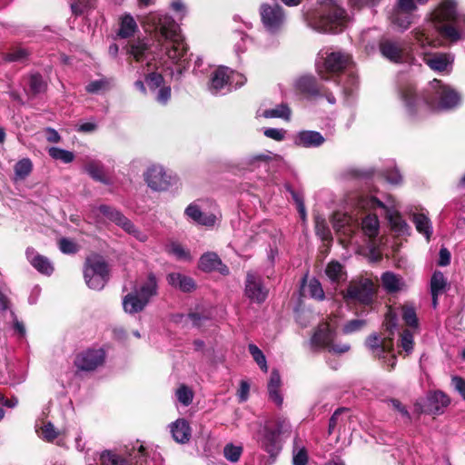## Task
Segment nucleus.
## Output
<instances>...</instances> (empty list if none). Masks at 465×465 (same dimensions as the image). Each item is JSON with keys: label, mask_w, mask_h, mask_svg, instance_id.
Listing matches in <instances>:
<instances>
[{"label": "nucleus", "mask_w": 465, "mask_h": 465, "mask_svg": "<svg viewBox=\"0 0 465 465\" xmlns=\"http://www.w3.org/2000/svg\"><path fill=\"white\" fill-rule=\"evenodd\" d=\"M401 316L403 321L410 327L418 326V318L414 307L405 304L401 307Z\"/></svg>", "instance_id": "nucleus-53"}, {"label": "nucleus", "mask_w": 465, "mask_h": 465, "mask_svg": "<svg viewBox=\"0 0 465 465\" xmlns=\"http://www.w3.org/2000/svg\"><path fill=\"white\" fill-rule=\"evenodd\" d=\"M400 346L407 353L410 354L413 350V334L409 330H404L401 333Z\"/></svg>", "instance_id": "nucleus-55"}, {"label": "nucleus", "mask_w": 465, "mask_h": 465, "mask_svg": "<svg viewBox=\"0 0 465 465\" xmlns=\"http://www.w3.org/2000/svg\"><path fill=\"white\" fill-rule=\"evenodd\" d=\"M198 267L205 272L217 271L222 275H228L230 272L229 268L223 263L218 254L213 252H207L200 257Z\"/></svg>", "instance_id": "nucleus-18"}, {"label": "nucleus", "mask_w": 465, "mask_h": 465, "mask_svg": "<svg viewBox=\"0 0 465 465\" xmlns=\"http://www.w3.org/2000/svg\"><path fill=\"white\" fill-rule=\"evenodd\" d=\"M298 439L293 443V465H306L308 462V454L305 447L301 446Z\"/></svg>", "instance_id": "nucleus-48"}, {"label": "nucleus", "mask_w": 465, "mask_h": 465, "mask_svg": "<svg viewBox=\"0 0 465 465\" xmlns=\"http://www.w3.org/2000/svg\"><path fill=\"white\" fill-rule=\"evenodd\" d=\"M359 204L361 208L365 210L374 211L378 208L382 209L387 220L391 224V229L395 232L399 234H405L408 232L410 229L408 223L395 208L387 206L374 196L361 197L360 199Z\"/></svg>", "instance_id": "nucleus-10"}, {"label": "nucleus", "mask_w": 465, "mask_h": 465, "mask_svg": "<svg viewBox=\"0 0 465 465\" xmlns=\"http://www.w3.org/2000/svg\"><path fill=\"white\" fill-rule=\"evenodd\" d=\"M170 253L173 254L177 259L188 260L190 259V253L187 252L180 243L172 242L169 245Z\"/></svg>", "instance_id": "nucleus-60"}, {"label": "nucleus", "mask_w": 465, "mask_h": 465, "mask_svg": "<svg viewBox=\"0 0 465 465\" xmlns=\"http://www.w3.org/2000/svg\"><path fill=\"white\" fill-rule=\"evenodd\" d=\"M147 52V46L144 43L139 42L130 47V54L137 61L143 62Z\"/></svg>", "instance_id": "nucleus-56"}, {"label": "nucleus", "mask_w": 465, "mask_h": 465, "mask_svg": "<svg viewBox=\"0 0 465 465\" xmlns=\"http://www.w3.org/2000/svg\"><path fill=\"white\" fill-rule=\"evenodd\" d=\"M398 94L408 116L412 120L423 118L433 111L453 109L460 100L454 89L437 79L431 81L421 94L416 93L411 82L401 83Z\"/></svg>", "instance_id": "nucleus-1"}, {"label": "nucleus", "mask_w": 465, "mask_h": 465, "mask_svg": "<svg viewBox=\"0 0 465 465\" xmlns=\"http://www.w3.org/2000/svg\"><path fill=\"white\" fill-rule=\"evenodd\" d=\"M261 16L264 27L272 32H277L284 24V14L278 4L261 6Z\"/></svg>", "instance_id": "nucleus-15"}, {"label": "nucleus", "mask_w": 465, "mask_h": 465, "mask_svg": "<svg viewBox=\"0 0 465 465\" xmlns=\"http://www.w3.org/2000/svg\"><path fill=\"white\" fill-rule=\"evenodd\" d=\"M451 384L465 401V380L459 376H453L451 378Z\"/></svg>", "instance_id": "nucleus-64"}, {"label": "nucleus", "mask_w": 465, "mask_h": 465, "mask_svg": "<svg viewBox=\"0 0 465 465\" xmlns=\"http://www.w3.org/2000/svg\"><path fill=\"white\" fill-rule=\"evenodd\" d=\"M147 304L146 300L140 296L135 291L125 295L123 300V308L124 312L129 314L142 312Z\"/></svg>", "instance_id": "nucleus-31"}, {"label": "nucleus", "mask_w": 465, "mask_h": 465, "mask_svg": "<svg viewBox=\"0 0 465 465\" xmlns=\"http://www.w3.org/2000/svg\"><path fill=\"white\" fill-rule=\"evenodd\" d=\"M99 211L107 219H109L110 221H112V222H114L115 223L119 221V219L123 215L116 209H114V208H113V207H111L109 205H104V204H102V205L99 206Z\"/></svg>", "instance_id": "nucleus-59"}, {"label": "nucleus", "mask_w": 465, "mask_h": 465, "mask_svg": "<svg viewBox=\"0 0 465 465\" xmlns=\"http://www.w3.org/2000/svg\"><path fill=\"white\" fill-rule=\"evenodd\" d=\"M59 249L63 253L74 254L78 252L77 244L71 239L62 238L58 242Z\"/></svg>", "instance_id": "nucleus-58"}, {"label": "nucleus", "mask_w": 465, "mask_h": 465, "mask_svg": "<svg viewBox=\"0 0 465 465\" xmlns=\"http://www.w3.org/2000/svg\"><path fill=\"white\" fill-rule=\"evenodd\" d=\"M412 223L416 230L429 241L432 234V224L430 220L424 213H413Z\"/></svg>", "instance_id": "nucleus-38"}, {"label": "nucleus", "mask_w": 465, "mask_h": 465, "mask_svg": "<svg viewBox=\"0 0 465 465\" xmlns=\"http://www.w3.org/2000/svg\"><path fill=\"white\" fill-rule=\"evenodd\" d=\"M58 436L54 426L51 422L45 423L42 428V438L47 441H53Z\"/></svg>", "instance_id": "nucleus-61"}, {"label": "nucleus", "mask_w": 465, "mask_h": 465, "mask_svg": "<svg viewBox=\"0 0 465 465\" xmlns=\"http://www.w3.org/2000/svg\"><path fill=\"white\" fill-rule=\"evenodd\" d=\"M450 403L449 396L441 391H432L428 394L426 411L432 415L442 414Z\"/></svg>", "instance_id": "nucleus-20"}, {"label": "nucleus", "mask_w": 465, "mask_h": 465, "mask_svg": "<svg viewBox=\"0 0 465 465\" xmlns=\"http://www.w3.org/2000/svg\"><path fill=\"white\" fill-rule=\"evenodd\" d=\"M332 227L338 233L350 236L354 232L352 217L340 212L333 213L331 218Z\"/></svg>", "instance_id": "nucleus-28"}, {"label": "nucleus", "mask_w": 465, "mask_h": 465, "mask_svg": "<svg viewBox=\"0 0 465 465\" xmlns=\"http://www.w3.org/2000/svg\"><path fill=\"white\" fill-rule=\"evenodd\" d=\"M171 433L175 441L184 444L187 443L192 435L189 422L184 419H178L170 425Z\"/></svg>", "instance_id": "nucleus-29"}, {"label": "nucleus", "mask_w": 465, "mask_h": 465, "mask_svg": "<svg viewBox=\"0 0 465 465\" xmlns=\"http://www.w3.org/2000/svg\"><path fill=\"white\" fill-rule=\"evenodd\" d=\"M148 88L155 93V100L165 104L171 97V87L163 84V77L159 73H150L145 77Z\"/></svg>", "instance_id": "nucleus-17"}, {"label": "nucleus", "mask_w": 465, "mask_h": 465, "mask_svg": "<svg viewBox=\"0 0 465 465\" xmlns=\"http://www.w3.org/2000/svg\"><path fill=\"white\" fill-rule=\"evenodd\" d=\"M138 30V25L134 18L128 13L120 17L118 36L121 38H129Z\"/></svg>", "instance_id": "nucleus-36"}, {"label": "nucleus", "mask_w": 465, "mask_h": 465, "mask_svg": "<svg viewBox=\"0 0 465 465\" xmlns=\"http://www.w3.org/2000/svg\"><path fill=\"white\" fill-rule=\"evenodd\" d=\"M316 69L322 79L341 84L343 94L346 96L353 95L358 87V77L353 71L350 54L341 51H321Z\"/></svg>", "instance_id": "nucleus-4"}, {"label": "nucleus", "mask_w": 465, "mask_h": 465, "mask_svg": "<svg viewBox=\"0 0 465 465\" xmlns=\"http://www.w3.org/2000/svg\"><path fill=\"white\" fill-rule=\"evenodd\" d=\"M296 89L310 97H325L331 104H334L336 99L334 95L322 84H319L315 77L304 75L300 77L295 84Z\"/></svg>", "instance_id": "nucleus-13"}, {"label": "nucleus", "mask_w": 465, "mask_h": 465, "mask_svg": "<svg viewBox=\"0 0 465 465\" xmlns=\"http://www.w3.org/2000/svg\"><path fill=\"white\" fill-rule=\"evenodd\" d=\"M48 153L53 159L59 160L64 163H70L74 159V153L58 147H50Z\"/></svg>", "instance_id": "nucleus-47"}, {"label": "nucleus", "mask_w": 465, "mask_h": 465, "mask_svg": "<svg viewBox=\"0 0 465 465\" xmlns=\"http://www.w3.org/2000/svg\"><path fill=\"white\" fill-rule=\"evenodd\" d=\"M311 341L313 347L328 350L334 341V332L327 322H322L319 324Z\"/></svg>", "instance_id": "nucleus-25"}, {"label": "nucleus", "mask_w": 465, "mask_h": 465, "mask_svg": "<svg viewBox=\"0 0 465 465\" xmlns=\"http://www.w3.org/2000/svg\"><path fill=\"white\" fill-rule=\"evenodd\" d=\"M29 92L33 95L44 93L46 90L47 84L38 73L31 74L28 76Z\"/></svg>", "instance_id": "nucleus-43"}, {"label": "nucleus", "mask_w": 465, "mask_h": 465, "mask_svg": "<svg viewBox=\"0 0 465 465\" xmlns=\"http://www.w3.org/2000/svg\"><path fill=\"white\" fill-rule=\"evenodd\" d=\"M168 283L184 292H192L195 289V282L193 278L180 272H171L167 275Z\"/></svg>", "instance_id": "nucleus-33"}, {"label": "nucleus", "mask_w": 465, "mask_h": 465, "mask_svg": "<svg viewBox=\"0 0 465 465\" xmlns=\"http://www.w3.org/2000/svg\"><path fill=\"white\" fill-rule=\"evenodd\" d=\"M147 452L143 444L127 449L124 454L113 450H104L100 455L101 465H149Z\"/></svg>", "instance_id": "nucleus-9"}, {"label": "nucleus", "mask_w": 465, "mask_h": 465, "mask_svg": "<svg viewBox=\"0 0 465 465\" xmlns=\"http://www.w3.org/2000/svg\"><path fill=\"white\" fill-rule=\"evenodd\" d=\"M84 169L94 180L105 184L110 183L109 179L104 175V166L101 162L92 160L85 164Z\"/></svg>", "instance_id": "nucleus-39"}, {"label": "nucleus", "mask_w": 465, "mask_h": 465, "mask_svg": "<svg viewBox=\"0 0 465 465\" xmlns=\"http://www.w3.org/2000/svg\"><path fill=\"white\" fill-rule=\"evenodd\" d=\"M28 55V53L25 49H17L5 55L6 62H22Z\"/></svg>", "instance_id": "nucleus-63"}, {"label": "nucleus", "mask_w": 465, "mask_h": 465, "mask_svg": "<svg viewBox=\"0 0 465 465\" xmlns=\"http://www.w3.org/2000/svg\"><path fill=\"white\" fill-rule=\"evenodd\" d=\"M424 62L433 71L449 73L451 69L453 57L449 54L434 53L426 54Z\"/></svg>", "instance_id": "nucleus-23"}, {"label": "nucleus", "mask_w": 465, "mask_h": 465, "mask_svg": "<svg viewBox=\"0 0 465 465\" xmlns=\"http://www.w3.org/2000/svg\"><path fill=\"white\" fill-rule=\"evenodd\" d=\"M309 295L318 301H322L325 298V293L321 282L317 279H312L307 286Z\"/></svg>", "instance_id": "nucleus-54"}, {"label": "nucleus", "mask_w": 465, "mask_h": 465, "mask_svg": "<svg viewBox=\"0 0 465 465\" xmlns=\"http://www.w3.org/2000/svg\"><path fill=\"white\" fill-rule=\"evenodd\" d=\"M315 231L316 234L323 241L330 242L332 240L331 230L324 217L315 216Z\"/></svg>", "instance_id": "nucleus-46"}, {"label": "nucleus", "mask_w": 465, "mask_h": 465, "mask_svg": "<svg viewBox=\"0 0 465 465\" xmlns=\"http://www.w3.org/2000/svg\"><path fill=\"white\" fill-rule=\"evenodd\" d=\"M105 353L103 349H89L79 353L75 360V366L82 371H94L104 361Z\"/></svg>", "instance_id": "nucleus-16"}, {"label": "nucleus", "mask_w": 465, "mask_h": 465, "mask_svg": "<svg viewBox=\"0 0 465 465\" xmlns=\"http://www.w3.org/2000/svg\"><path fill=\"white\" fill-rule=\"evenodd\" d=\"M144 180L152 190L165 191L176 183V176L167 173L163 166L153 165L143 173Z\"/></svg>", "instance_id": "nucleus-12"}, {"label": "nucleus", "mask_w": 465, "mask_h": 465, "mask_svg": "<svg viewBox=\"0 0 465 465\" xmlns=\"http://www.w3.org/2000/svg\"><path fill=\"white\" fill-rule=\"evenodd\" d=\"M411 34L415 43L422 49L439 45L440 41L437 38L438 35L456 43L465 39V15L457 12L454 1L443 0L430 14V19Z\"/></svg>", "instance_id": "nucleus-2"}, {"label": "nucleus", "mask_w": 465, "mask_h": 465, "mask_svg": "<svg viewBox=\"0 0 465 465\" xmlns=\"http://www.w3.org/2000/svg\"><path fill=\"white\" fill-rule=\"evenodd\" d=\"M291 431L287 419L279 417L261 424L260 429L253 434L258 446L270 457H275L282 450L281 436Z\"/></svg>", "instance_id": "nucleus-6"}, {"label": "nucleus", "mask_w": 465, "mask_h": 465, "mask_svg": "<svg viewBox=\"0 0 465 465\" xmlns=\"http://www.w3.org/2000/svg\"><path fill=\"white\" fill-rule=\"evenodd\" d=\"M325 142L321 133L316 131L299 132L295 138V143L299 146L311 148L319 147Z\"/></svg>", "instance_id": "nucleus-30"}, {"label": "nucleus", "mask_w": 465, "mask_h": 465, "mask_svg": "<svg viewBox=\"0 0 465 465\" xmlns=\"http://www.w3.org/2000/svg\"><path fill=\"white\" fill-rule=\"evenodd\" d=\"M176 397L178 401L184 406H188L193 401V392L185 385H182L176 391Z\"/></svg>", "instance_id": "nucleus-57"}, {"label": "nucleus", "mask_w": 465, "mask_h": 465, "mask_svg": "<svg viewBox=\"0 0 465 465\" xmlns=\"http://www.w3.org/2000/svg\"><path fill=\"white\" fill-rule=\"evenodd\" d=\"M381 280L383 289L389 293L400 292L405 286L402 277L391 272H383Z\"/></svg>", "instance_id": "nucleus-35"}, {"label": "nucleus", "mask_w": 465, "mask_h": 465, "mask_svg": "<svg viewBox=\"0 0 465 465\" xmlns=\"http://www.w3.org/2000/svg\"><path fill=\"white\" fill-rule=\"evenodd\" d=\"M242 451L243 449L241 445L228 443L223 448V456L227 460L234 463L240 460Z\"/></svg>", "instance_id": "nucleus-49"}, {"label": "nucleus", "mask_w": 465, "mask_h": 465, "mask_svg": "<svg viewBox=\"0 0 465 465\" xmlns=\"http://www.w3.org/2000/svg\"><path fill=\"white\" fill-rule=\"evenodd\" d=\"M111 88V81L106 78H101L90 82L85 89L88 93L98 94L101 92L107 91Z\"/></svg>", "instance_id": "nucleus-50"}, {"label": "nucleus", "mask_w": 465, "mask_h": 465, "mask_svg": "<svg viewBox=\"0 0 465 465\" xmlns=\"http://www.w3.org/2000/svg\"><path fill=\"white\" fill-rule=\"evenodd\" d=\"M184 213L194 223L204 226H213L217 220L216 215L203 213L197 203H190L186 207Z\"/></svg>", "instance_id": "nucleus-24"}, {"label": "nucleus", "mask_w": 465, "mask_h": 465, "mask_svg": "<svg viewBox=\"0 0 465 465\" xmlns=\"http://www.w3.org/2000/svg\"><path fill=\"white\" fill-rule=\"evenodd\" d=\"M398 319L396 313L391 308L386 313L384 328L388 334L381 340L378 335L372 334L366 340V346L371 350V353L380 359H383L384 362L393 369L396 365V356L392 353V338L394 331L398 327Z\"/></svg>", "instance_id": "nucleus-7"}, {"label": "nucleus", "mask_w": 465, "mask_h": 465, "mask_svg": "<svg viewBox=\"0 0 465 465\" xmlns=\"http://www.w3.org/2000/svg\"><path fill=\"white\" fill-rule=\"evenodd\" d=\"M282 385L281 376L277 370H272L271 372L270 380L268 382V394L269 399L274 402L278 407H281L283 402V397L281 393L280 388Z\"/></svg>", "instance_id": "nucleus-32"}, {"label": "nucleus", "mask_w": 465, "mask_h": 465, "mask_svg": "<svg viewBox=\"0 0 465 465\" xmlns=\"http://www.w3.org/2000/svg\"><path fill=\"white\" fill-rule=\"evenodd\" d=\"M246 82V77L226 66L215 69L208 84V89L213 94H225L241 86Z\"/></svg>", "instance_id": "nucleus-8"}, {"label": "nucleus", "mask_w": 465, "mask_h": 465, "mask_svg": "<svg viewBox=\"0 0 465 465\" xmlns=\"http://www.w3.org/2000/svg\"><path fill=\"white\" fill-rule=\"evenodd\" d=\"M143 23L148 30L155 32L161 51L177 66V74L181 75L189 66V61L188 46L179 25L171 16L161 13L149 14L144 17Z\"/></svg>", "instance_id": "nucleus-3"}, {"label": "nucleus", "mask_w": 465, "mask_h": 465, "mask_svg": "<svg viewBox=\"0 0 465 465\" xmlns=\"http://www.w3.org/2000/svg\"><path fill=\"white\" fill-rule=\"evenodd\" d=\"M86 285L93 290L100 291L107 283L109 277H104L97 274L84 275Z\"/></svg>", "instance_id": "nucleus-51"}, {"label": "nucleus", "mask_w": 465, "mask_h": 465, "mask_svg": "<svg viewBox=\"0 0 465 465\" xmlns=\"http://www.w3.org/2000/svg\"><path fill=\"white\" fill-rule=\"evenodd\" d=\"M26 259L30 264L40 273L51 275L54 272V266L50 260L39 254L33 247H28L25 251Z\"/></svg>", "instance_id": "nucleus-22"}, {"label": "nucleus", "mask_w": 465, "mask_h": 465, "mask_svg": "<svg viewBox=\"0 0 465 465\" xmlns=\"http://www.w3.org/2000/svg\"><path fill=\"white\" fill-rule=\"evenodd\" d=\"M97 274L109 277V269L105 260L100 255H92L85 260L84 275Z\"/></svg>", "instance_id": "nucleus-26"}, {"label": "nucleus", "mask_w": 465, "mask_h": 465, "mask_svg": "<svg viewBox=\"0 0 465 465\" xmlns=\"http://www.w3.org/2000/svg\"><path fill=\"white\" fill-rule=\"evenodd\" d=\"M325 274L331 282L335 284L346 281L347 278L343 265L337 261H331L327 264Z\"/></svg>", "instance_id": "nucleus-37"}, {"label": "nucleus", "mask_w": 465, "mask_h": 465, "mask_svg": "<svg viewBox=\"0 0 465 465\" xmlns=\"http://www.w3.org/2000/svg\"><path fill=\"white\" fill-rule=\"evenodd\" d=\"M308 25L320 33H337L346 18L345 10L334 0H320L317 7L304 13Z\"/></svg>", "instance_id": "nucleus-5"}, {"label": "nucleus", "mask_w": 465, "mask_h": 465, "mask_svg": "<svg viewBox=\"0 0 465 465\" xmlns=\"http://www.w3.org/2000/svg\"><path fill=\"white\" fill-rule=\"evenodd\" d=\"M351 414L346 408H340L334 411L329 421L328 433L332 434L335 431L341 435L345 433L350 428Z\"/></svg>", "instance_id": "nucleus-19"}, {"label": "nucleus", "mask_w": 465, "mask_h": 465, "mask_svg": "<svg viewBox=\"0 0 465 465\" xmlns=\"http://www.w3.org/2000/svg\"><path fill=\"white\" fill-rule=\"evenodd\" d=\"M380 50L384 57L394 63L403 60V47L391 40H383L380 43Z\"/></svg>", "instance_id": "nucleus-27"}, {"label": "nucleus", "mask_w": 465, "mask_h": 465, "mask_svg": "<svg viewBox=\"0 0 465 465\" xmlns=\"http://www.w3.org/2000/svg\"><path fill=\"white\" fill-rule=\"evenodd\" d=\"M248 350L250 354L252 356L255 362L259 365L261 370L264 372L268 371V366L266 358L263 354V352L255 345V344H249Z\"/></svg>", "instance_id": "nucleus-52"}, {"label": "nucleus", "mask_w": 465, "mask_h": 465, "mask_svg": "<svg viewBox=\"0 0 465 465\" xmlns=\"http://www.w3.org/2000/svg\"><path fill=\"white\" fill-rule=\"evenodd\" d=\"M375 292L373 282L368 278H361L350 282L346 291L342 292L346 302H357L362 304H370Z\"/></svg>", "instance_id": "nucleus-11"}, {"label": "nucleus", "mask_w": 465, "mask_h": 465, "mask_svg": "<svg viewBox=\"0 0 465 465\" xmlns=\"http://www.w3.org/2000/svg\"><path fill=\"white\" fill-rule=\"evenodd\" d=\"M158 284L156 277L153 273H149L144 281H143L135 291L140 296L150 302L151 298L157 294Z\"/></svg>", "instance_id": "nucleus-34"}, {"label": "nucleus", "mask_w": 465, "mask_h": 465, "mask_svg": "<svg viewBox=\"0 0 465 465\" xmlns=\"http://www.w3.org/2000/svg\"><path fill=\"white\" fill-rule=\"evenodd\" d=\"M365 323L366 322L364 320H361V319L351 320V321L348 322L343 326L342 331L346 334L351 333V332L360 331L365 325Z\"/></svg>", "instance_id": "nucleus-62"}, {"label": "nucleus", "mask_w": 465, "mask_h": 465, "mask_svg": "<svg viewBox=\"0 0 465 465\" xmlns=\"http://www.w3.org/2000/svg\"><path fill=\"white\" fill-rule=\"evenodd\" d=\"M269 290L264 285L261 275L255 272H248L244 283V295L251 302L261 304L268 297Z\"/></svg>", "instance_id": "nucleus-14"}, {"label": "nucleus", "mask_w": 465, "mask_h": 465, "mask_svg": "<svg viewBox=\"0 0 465 465\" xmlns=\"http://www.w3.org/2000/svg\"><path fill=\"white\" fill-rule=\"evenodd\" d=\"M448 285V282L444 274L440 271H435L430 278V294L441 295Z\"/></svg>", "instance_id": "nucleus-41"}, {"label": "nucleus", "mask_w": 465, "mask_h": 465, "mask_svg": "<svg viewBox=\"0 0 465 465\" xmlns=\"http://www.w3.org/2000/svg\"><path fill=\"white\" fill-rule=\"evenodd\" d=\"M391 21L401 30H407L413 22V15L410 12L394 10L391 15Z\"/></svg>", "instance_id": "nucleus-44"}, {"label": "nucleus", "mask_w": 465, "mask_h": 465, "mask_svg": "<svg viewBox=\"0 0 465 465\" xmlns=\"http://www.w3.org/2000/svg\"><path fill=\"white\" fill-rule=\"evenodd\" d=\"M33 171V163L29 158L19 160L14 166L15 180L23 181L30 175Z\"/></svg>", "instance_id": "nucleus-42"}, {"label": "nucleus", "mask_w": 465, "mask_h": 465, "mask_svg": "<svg viewBox=\"0 0 465 465\" xmlns=\"http://www.w3.org/2000/svg\"><path fill=\"white\" fill-rule=\"evenodd\" d=\"M262 116L265 118H282L288 121L291 117V109L286 104H281L275 108L265 110Z\"/></svg>", "instance_id": "nucleus-45"}, {"label": "nucleus", "mask_w": 465, "mask_h": 465, "mask_svg": "<svg viewBox=\"0 0 465 465\" xmlns=\"http://www.w3.org/2000/svg\"><path fill=\"white\" fill-rule=\"evenodd\" d=\"M361 229L369 238H375L379 233L380 223L375 213L366 215L361 222Z\"/></svg>", "instance_id": "nucleus-40"}, {"label": "nucleus", "mask_w": 465, "mask_h": 465, "mask_svg": "<svg viewBox=\"0 0 465 465\" xmlns=\"http://www.w3.org/2000/svg\"><path fill=\"white\" fill-rule=\"evenodd\" d=\"M275 157L271 152L247 155L240 160L239 166L242 170L254 171L258 168L269 167L270 162Z\"/></svg>", "instance_id": "nucleus-21"}]
</instances>
